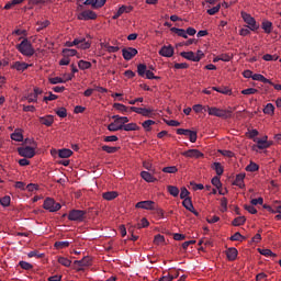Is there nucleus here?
<instances>
[{
  "mask_svg": "<svg viewBox=\"0 0 281 281\" xmlns=\"http://www.w3.org/2000/svg\"><path fill=\"white\" fill-rule=\"evenodd\" d=\"M43 257H44V255L41 254V252L37 251V250H33V251L27 252V258H37V259H41V258H43Z\"/></svg>",
  "mask_w": 281,
  "mask_h": 281,
  "instance_id": "864d4df0",
  "label": "nucleus"
},
{
  "mask_svg": "<svg viewBox=\"0 0 281 281\" xmlns=\"http://www.w3.org/2000/svg\"><path fill=\"white\" fill-rule=\"evenodd\" d=\"M140 177L144 181H146L147 183H154L156 181V179L154 178V176H151V173H149L148 171H142L140 172Z\"/></svg>",
  "mask_w": 281,
  "mask_h": 281,
  "instance_id": "412c9836",
  "label": "nucleus"
},
{
  "mask_svg": "<svg viewBox=\"0 0 281 281\" xmlns=\"http://www.w3.org/2000/svg\"><path fill=\"white\" fill-rule=\"evenodd\" d=\"M136 114L142 115V116H144V117H149V119H151V117L155 116V110H154V109H147V110H144V111L138 112V113H136Z\"/></svg>",
  "mask_w": 281,
  "mask_h": 281,
  "instance_id": "c85d7f7f",
  "label": "nucleus"
},
{
  "mask_svg": "<svg viewBox=\"0 0 281 281\" xmlns=\"http://www.w3.org/2000/svg\"><path fill=\"white\" fill-rule=\"evenodd\" d=\"M78 68L80 70L90 69L91 68V63L90 61H86V60H80V61H78Z\"/></svg>",
  "mask_w": 281,
  "mask_h": 281,
  "instance_id": "a19ab883",
  "label": "nucleus"
},
{
  "mask_svg": "<svg viewBox=\"0 0 281 281\" xmlns=\"http://www.w3.org/2000/svg\"><path fill=\"white\" fill-rule=\"evenodd\" d=\"M15 48L22 56L32 57L35 54L34 46H32V43L27 38H23L20 44H16Z\"/></svg>",
  "mask_w": 281,
  "mask_h": 281,
  "instance_id": "f257e3e1",
  "label": "nucleus"
},
{
  "mask_svg": "<svg viewBox=\"0 0 281 281\" xmlns=\"http://www.w3.org/2000/svg\"><path fill=\"white\" fill-rule=\"evenodd\" d=\"M77 19L81 21L97 20L98 14L91 10H83L82 13L77 15Z\"/></svg>",
  "mask_w": 281,
  "mask_h": 281,
  "instance_id": "0eeeda50",
  "label": "nucleus"
},
{
  "mask_svg": "<svg viewBox=\"0 0 281 281\" xmlns=\"http://www.w3.org/2000/svg\"><path fill=\"white\" fill-rule=\"evenodd\" d=\"M19 267L24 271H31L32 269H34V266H32V263L26 261H19Z\"/></svg>",
  "mask_w": 281,
  "mask_h": 281,
  "instance_id": "473e14b6",
  "label": "nucleus"
},
{
  "mask_svg": "<svg viewBox=\"0 0 281 281\" xmlns=\"http://www.w3.org/2000/svg\"><path fill=\"white\" fill-rule=\"evenodd\" d=\"M256 93H258V90H256L255 88H248V89L241 90L243 95H250Z\"/></svg>",
  "mask_w": 281,
  "mask_h": 281,
  "instance_id": "680f3d73",
  "label": "nucleus"
},
{
  "mask_svg": "<svg viewBox=\"0 0 281 281\" xmlns=\"http://www.w3.org/2000/svg\"><path fill=\"white\" fill-rule=\"evenodd\" d=\"M112 120H114V123H112V124L125 125L128 123L127 116L114 115V116H112Z\"/></svg>",
  "mask_w": 281,
  "mask_h": 281,
  "instance_id": "a211bd4d",
  "label": "nucleus"
},
{
  "mask_svg": "<svg viewBox=\"0 0 281 281\" xmlns=\"http://www.w3.org/2000/svg\"><path fill=\"white\" fill-rule=\"evenodd\" d=\"M58 262H59V265H61L64 267H70L71 266V260H69L65 257H59Z\"/></svg>",
  "mask_w": 281,
  "mask_h": 281,
  "instance_id": "6e6d98bb",
  "label": "nucleus"
},
{
  "mask_svg": "<svg viewBox=\"0 0 281 281\" xmlns=\"http://www.w3.org/2000/svg\"><path fill=\"white\" fill-rule=\"evenodd\" d=\"M206 112L211 116L222 117L224 120H228L232 117L231 110L217 109L216 106H207Z\"/></svg>",
  "mask_w": 281,
  "mask_h": 281,
  "instance_id": "f03ea898",
  "label": "nucleus"
},
{
  "mask_svg": "<svg viewBox=\"0 0 281 281\" xmlns=\"http://www.w3.org/2000/svg\"><path fill=\"white\" fill-rule=\"evenodd\" d=\"M29 67L30 65L24 61H14L13 65H11V69L16 71H25Z\"/></svg>",
  "mask_w": 281,
  "mask_h": 281,
  "instance_id": "4468645a",
  "label": "nucleus"
},
{
  "mask_svg": "<svg viewBox=\"0 0 281 281\" xmlns=\"http://www.w3.org/2000/svg\"><path fill=\"white\" fill-rule=\"evenodd\" d=\"M120 125L122 127V131H125V132H135L140 130V127H138L136 123L120 124Z\"/></svg>",
  "mask_w": 281,
  "mask_h": 281,
  "instance_id": "dca6fc26",
  "label": "nucleus"
},
{
  "mask_svg": "<svg viewBox=\"0 0 281 281\" xmlns=\"http://www.w3.org/2000/svg\"><path fill=\"white\" fill-rule=\"evenodd\" d=\"M116 198H117L116 191H109V192L103 193L104 201H113Z\"/></svg>",
  "mask_w": 281,
  "mask_h": 281,
  "instance_id": "a878e982",
  "label": "nucleus"
},
{
  "mask_svg": "<svg viewBox=\"0 0 281 281\" xmlns=\"http://www.w3.org/2000/svg\"><path fill=\"white\" fill-rule=\"evenodd\" d=\"M43 209L50 213H56L60 211L61 205L60 203H56L53 199L46 198L45 202L43 203Z\"/></svg>",
  "mask_w": 281,
  "mask_h": 281,
  "instance_id": "20e7f679",
  "label": "nucleus"
},
{
  "mask_svg": "<svg viewBox=\"0 0 281 281\" xmlns=\"http://www.w3.org/2000/svg\"><path fill=\"white\" fill-rule=\"evenodd\" d=\"M108 130L110 132H117V131H122V126L117 125L116 123H110L108 126Z\"/></svg>",
  "mask_w": 281,
  "mask_h": 281,
  "instance_id": "13d9d810",
  "label": "nucleus"
},
{
  "mask_svg": "<svg viewBox=\"0 0 281 281\" xmlns=\"http://www.w3.org/2000/svg\"><path fill=\"white\" fill-rule=\"evenodd\" d=\"M260 255L263 257H273V258L277 257V255L269 249H260Z\"/></svg>",
  "mask_w": 281,
  "mask_h": 281,
  "instance_id": "5fc2aeb1",
  "label": "nucleus"
},
{
  "mask_svg": "<svg viewBox=\"0 0 281 281\" xmlns=\"http://www.w3.org/2000/svg\"><path fill=\"white\" fill-rule=\"evenodd\" d=\"M72 151L70 149H59L58 156L59 158H69L71 157Z\"/></svg>",
  "mask_w": 281,
  "mask_h": 281,
  "instance_id": "4c0bfd02",
  "label": "nucleus"
},
{
  "mask_svg": "<svg viewBox=\"0 0 281 281\" xmlns=\"http://www.w3.org/2000/svg\"><path fill=\"white\" fill-rule=\"evenodd\" d=\"M211 184H213V187L221 189V187H223V183H221V178H218L217 176L213 177L211 179Z\"/></svg>",
  "mask_w": 281,
  "mask_h": 281,
  "instance_id": "c03bdc74",
  "label": "nucleus"
},
{
  "mask_svg": "<svg viewBox=\"0 0 281 281\" xmlns=\"http://www.w3.org/2000/svg\"><path fill=\"white\" fill-rule=\"evenodd\" d=\"M155 125V121H151V120H147V121H144V123H142V127H144V130H146V132H149L151 126Z\"/></svg>",
  "mask_w": 281,
  "mask_h": 281,
  "instance_id": "3c124183",
  "label": "nucleus"
},
{
  "mask_svg": "<svg viewBox=\"0 0 281 281\" xmlns=\"http://www.w3.org/2000/svg\"><path fill=\"white\" fill-rule=\"evenodd\" d=\"M165 243V236L162 235H155L154 244L159 246Z\"/></svg>",
  "mask_w": 281,
  "mask_h": 281,
  "instance_id": "bf43d9fd",
  "label": "nucleus"
},
{
  "mask_svg": "<svg viewBox=\"0 0 281 281\" xmlns=\"http://www.w3.org/2000/svg\"><path fill=\"white\" fill-rule=\"evenodd\" d=\"M262 59L266 61H277V60H279V56L266 54V55H263Z\"/></svg>",
  "mask_w": 281,
  "mask_h": 281,
  "instance_id": "4d7b16f0",
  "label": "nucleus"
},
{
  "mask_svg": "<svg viewBox=\"0 0 281 281\" xmlns=\"http://www.w3.org/2000/svg\"><path fill=\"white\" fill-rule=\"evenodd\" d=\"M182 205L187 211L194 210V206H192L191 198L183 199Z\"/></svg>",
  "mask_w": 281,
  "mask_h": 281,
  "instance_id": "f704fd0d",
  "label": "nucleus"
},
{
  "mask_svg": "<svg viewBox=\"0 0 281 281\" xmlns=\"http://www.w3.org/2000/svg\"><path fill=\"white\" fill-rule=\"evenodd\" d=\"M243 239H245V237H243L240 233H236L231 237L232 241H243Z\"/></svg>",
  "mask_w": 281,
  "mask_h": 281,
  "instance_id": "69168bd1",
  "label": "nucleus"
},
{
  "mask_svg": "<svg viewBox=\"0 0 281 281\" xmlns=\"http://www.w3.org/2000/svg\"><path fill=\"white\" fill-rule=\"evenodd\" d=\"M91 43L88 41L81 42L80 44L77 45L78 48L80 49H90Z\"/></svg>",
  "mask_w": 281,
  "mask_h": 281,
  "instance_id": "e2e57ef3",
  "label": "nucleus"
},
{
  "mask_svg": "<svg viewBox=\"0 0 281 281\" xmlns=\"http://www.w3.org/2000/svg\"><path fill=\"white\" fill-rule=\"evenodd\" d=\"M221 9V4H217L211 9H207V14L215 15L218 13V10Z\"/></svg>",
  "mask_w": 281,
  "mask_h": 281,
  "instance_id": "0e129e2a",
  "label": "nucleus"
},
{
  "mask_svg": "<svg viewBox=\"0 0 281 281\" xmlns=\"http://www.w3.org/2000/svg\"><path fill=\"white\" fill-rule=\"evenodd\" d=\"M211 168L217 173V176H223V172L225 171L221 162H213Z\"/></svg>",
  "mask_w": 281,
  "mask_h": 281,
  "instance_id": "c756f323",
  "label": "nucleus"
},
{
  "mask_svg": "<svg viewBox=\"0 0 281 281\" xmlns=\"http://www.w3.org/2000/svg\"><path fill=\"white\" fill-rule=\"evenodd\" d=\"M259 167L257 164L250 162L247 167H245V171L247 172H256L258 171Z\"/></svg>",
  "mask_w": 281,
  "mask_h": 281,
  "instance_id": "a18cd8bd",
  "label": "nucleus"
},
{
  "mask_svg": "<svg viewBox=\"0 0 281 281\" xmlns=\"http://www.w3.org/2000/svg\"><path fill=\"white\" fill-rule=\"evenodd\" d=\"M11 139H13V142H22L23 136L21 130H14V132L11 134Z\"/></svg>",
  "mask_w": 281,
  "mask_h": 281,
  "instance_id": "7c9ffc66",
  "label": "nucleus"
},
{
  "mask_svg": "<svg viewBox=\"0 0 281 281\" xmlns=\"http://www.w3.org/2000/svg\"><path fill=\"white\" fill-rule=\"evenodd\" d=\"M263 114L273 116L276 113V106L272 103L266 104V106L262 110Z\"/></svg>",
  "mask_w": 281,
  "mask_h": 281,
  "instance_id": "aec40b11",
  "label": "nucleus"
},
{
  "mask_svg": "<svg viewBox=\"0 0 281 281\" xmlns=\"http://www.w3.org/2000/svg\"><path fill=\"white\" fill-rule=\"evenodd\" d=\"M40 123L45 125L46 127H50L54 124V116L53 115L41 116Z\"/></svg>",
  "mask_w": 281,
  "mask_h": 281,
  "instance_id": "2eb2a0df",
  "label": "nucleus"
},
{
  "mask_svg": "<svg viewBox=\"0 0 281 281\" xmlns=\"http://www.w3.org/2000/svg\"><path fill=\"white\" fill-rule=\"evenodd\" d=\"M124 13H128V10H127L126 5L120 7V9H117V12L114 13V15L112 16V20L120 19V16H122Z\"/></svg>",
  "mask_w": 281,
  "mask_h": 281,
  "instance_id": "b1692460",
  "label": "nucleus"
},
{
  "mask_svg": "<svg viewBox=\"0 0 281 281\" xmlns=\"http://www.w3.org/2000/svg\"><path fill=\"white\" fill-rule=\"evenodd\" d=\"M244 179H245V173L237 175L236 180H234L233 186H236L239 189L245 188V183L243 182Z\"/></svg>",
  "mask_w": 281,
  "mask_h": 281,
  "instance_id": "f3484780",
  "label": "nucleus"
},
{
  "mask_svg": "<svg viewBox=\"0 0 281 281\" xmlns=\"http://www.w3.org/2000/svg\"><path fill=\"white\" fill-rule=\"evenodd\" d=\"M134 207L140 209V210L154 211L155 202L151 200L142 201V202L136 203V205H134Z\"/></svg>",
  "mask_w": 281,
  "mask_h": 281,
  "instance_id": "1a4fd4ad",
  "label": "nucleus"
},
{
  "mask_svg": "<svg viewBox=\"0 0 281 281\" xmlns=\"http://www.w3.org/2000/svg\"><path fill=\"white\" fill-rule=\"evenodd\" d=\"M54 247H56V249H66L69 247V241H56L54 243Z\"/></svg>",
  "mask_w": 281,
  "mask_h": 281,
  "instance_id": "49530a36",
  "label": "nucleus"
},
{
  "mask_svg": "<svg viewBox=\"0 0 281 281\" xmlns=\"http://www.w3.org/2000/svg\"><path fill=\"white\" fill-rule=\"evenodd\" d=\"M241 19L248 25V30L256 31L258 25L256 24L255 18L250 16L248 13L241 12Z\"/></svg>",
  "mask_w": 281,
  "mask_h": 281,
  "instance_id": "39448f33",
  "label": "nucleus"
},
{
  "mask_svg": "<svg viewBox=\"0 0 281 281\" xmlns=\"http://www.w3.org/2000/svg\"><path fill=\"white\" fill-rule=\"evenodd\" d=\"M245 221H246L245 216H239L234 218V221H232V225H234V227H239L245 224Z\"/></svg>",
  "mask_w": 281,
  "mask_h": 281,
  "instance_id": "72a5a7b5",
  "label": "nucleus"
},
{
  "mask_svg": "<svg viewBox=\"0 0 281 281\" xmlns=\"http://www.w3.org/2000/svg\"><path fill=\"white\" fill-rule=\"evenodd\" d=\"M188 195H189V191L187 190V188H181V192L179 193V199L181 200L189 199L187 198Z\"/></svg>",
  "mask_w": 281,
  "mask_h": 281,
  "instance_id": "774afa93",
  "label": "nucleus"
},
{
  "mask_svg": "<svg viewBox=\"0 0 281 281\" xmlns=\"http://www.w3.org/2000/svg\"><path fill=\"white\" fill-rule=\"evenodd\" d=\"M159 55L162 57L170 58L175 56V47H172V45L162 46L160 47Z\"/></svg>",
  "mask_w": 281,
  "mask_h": 281,
  "instance_id": "9d476101",
  "label": "nucleus"
},
{
  "mask_svg": "<svg viewBox=\"0 0 281 281\" xmlns=\"http://www.w3.org/2000/svg\"><path fill=\"white\" fill-rule=\"evenodd\" d=\"M86 218V211L82 210H70L69 214L67 215V220L70 222H78L82 223Z\"/></svg>",
  "mask_w": 281,
  "mask_h": 281,
  "instance_id": "7ed1b4c3",
  "label": "nucleus"
},
{
  "mask_svg": "<svg viewBox=\"0 0 281 281\" xmlns=\"http://www.w3.org/2000/svg\"><path fill=\"white\" fill-rule=\"evenodd\" d=\"M49 24L50 22L48 20L37 22V26H40L37 27V32L45 30Z\"/></svg>",
  "mask_w": 281,
  "mask_h": 281,
  "instance_id": "603ef678",
  "label": "nucleus"
},
{
  "mask_svg": "<svg viewBox=\"0 0 281 281\" xmlns=\"http://www.w3.org/2000/svg\"><path fill=\"white\" fill-rule=\"evenodd\" d=\"M48 82H50V85L56 86L59 83H66L67 80L66 79H61L60 77H53L50 79H48Z\"/></svg>",
  "mask_w": 281,
  "mask_h": 281,
  "instance_id": "ea45409f",
  "label": "nucleus"
},
{
  "mask_svg": "<svg viewBox=\"0 0 281 281\" xmlns=\"http://www.w3.org/2000/svg\"><path fill=\"white\" fill-rule=\"evenodd\" d=\"M138 54V50H136L133 47H126L122 49V56L125 60H132L136 55Z\"/></svg>",
  "mask_w": 281,
  "mask_h": 281,
  "instance_id": "6e6552de",
  "label": "nucleus"
},
{
  "mask_svg": "<svg viewBox=\"0 0 281 281\" xmlns=\"http://www.w3.org/2000/svg\"><path fill=\"white\" fill-rule=\"evenodd\" d=\"M102 47L110 54L117 53L120 50V47L117 46H111L109 43L102 44Z\"/></svg>",
  "mask_w": 281,
  "mask_h": 281,
  "instance_id": "cd10ccee",
  "label": "nucleus"
},
{
  "mask_svg": "<svg viewBox=\"0 0 281 281\" xmlns=\"http://www.w3.org/2000/svg\"><path fill=\"white\" fill-rule=\"evenodd\" d=\"M179 56L183 57L187 60H191L192 63H199L200 61V57L195 56L194 53L192 52H183L180 53Z\"/></svg>",
  "mask_w": 281,
  "mask_h": 281,
  "instance_id": "ddd939ff",
  "label": "nucleus"
},
{
  "mask_svg": "<svg viewBox=\"0 0 281 281\" xmlns=\"http://www.w3.org/2000/svg\"><path fill=\"white\" fill-rule=\"evenodd\" d=\"M75 265L78 267H90L91 266V258L90 257H83L82 259L75 261Z\"/></svg>",
  "mask_w": 281,
  "mask_h": 281,
  "instance_id": "4be33fe9",
  "label": "nucleus"
},
{
  "mask_svg": "<svg viewBox=\"0 0 281 281\" xmlns=\"http://www.w3.org/2000/svg\"><path fill=\"white\" fill-rule=\"evenodd\" d=\"M226 258H228L229 261H235L237 258V249L234 247L228 248V250H226Z\"/></svg>",
  "mask_w": 281,
  "mask_h": 281,
  "instance_id": "6ab92c4d",
  "label": "nucleus"
},
{
  "mask_svg": "<svg viewBox=\"0 0 281 281\" xmlns=\"http://www.w3.org/2000/svg\"><path fill=\"white\" fill-rule=\"evenodd\" d=\"M249 78L258 82L271 83V80L267 79L262 75L255 74L252 77Z\"/></svg>",
  "mask_w": 281,
  "mask_h": 281,
  "instance_id": "393cba45",
  "label": "nucleus"
},
{
  "mask_svg": "<svg viewBox=\"0 0 281 281\" xmlns=\"http://www.w3.org/2000/svg\"><path fill=\"white\" fill-rule=\"evenodd\" d=\"M61 53L64 54L65 57L77 56V50L76 49L64 48V50H61Z\"/></svg>",
  "mask_w": 281,
  "mask_h": 281,
  "instance_id": "37998d69",
  "label": "nucleus"
},
{
  "mask_svg": "<svg viewBox=\"0 0 281 281\" xmlns=\"http://www.w3.org/2000/svg\"><path fill=\"white\" fill-rule=\"evenodd\" d=\"M114 109L120 113H127L128 108L123 105L122 103H114Z\"/></svg>",
  "mask_w": 281,
  "mask_h": 281,
  "instance_id": "79ce46f5",
  "label": "nucleus"
},
{
  "mask_svg": "<svg viewBox=\"0 0 281 281\" xmlns=\"http://www.w3.org/2000/svg\"><path fill=\"white\" fill-rule=\"evenodd\" d=\"M167 190H168V193L173 198H178V195L180 194V189H178V187L168 186Z\"/></svg>",
  "mask_w": 281,
  "mask_h": 281,
  "instance_id": "2f4dec72",
  "label": "nucleus"
},
{
  "mask_svg": "<svg viewBox=\"0 0 281 281\" xmlns=\"http://www.w3.org/2000/svg\"><path fill=\"white\" fill-rule=\"evenodd\" d=\"M144 77H146L147 80H159V79H161V77L155 76L151 70H147V72L144 74Z\"/></svg>",
  "mask_w": 281,
  "mask_h": 281,
  "instance_id": "8fccbe9b",
  "label": "nucleus"
},
{
  "mask_svg": "<svg viewBox=\"0 0 281 281\" xmlns=\"http://www.w3.org/2000/svg\"><path fill=\"white\" fill-rule=\"evenodd\" d=\"M211 90L217 91V93H222V94H225V95L231 94V90H229L228 88H217V87H213V88H211Z\"/></svg>",
  "mask_w": 281,
  "mask_h": 281,
  "instance_id": "09e8293b",
  "label": "nucleus"
},
{
  "mask_svg": "<svg viewBox=\"0 0 281 281\" xmlns=\"http://www.w3.org/2000/svg\"><path fill=\"white\" fill-rule=\"evenodd\" d=\"M272 27H273V24L271 22L269 21L261 22V30H263L266 34H271Z\"/></svg>",
  "mask_w": 281,
  "mask_h": 281,
  "instance_id": "5701e85b",
  "label": "nucleus"
},
{
  "mask_svg": "<svg viewBox=\"0 0 281 281\" xmlns=\"http://www.w3.org/2000/svg\"><path fill=\"white\" fill-rule=\"evenodd\" d=\"M18 153L20 155V157H24V158H34L35 156V148L34 147H19Z\"/></svg>",
  "mask_w": 281,
  "mask_h": 281,
  "instance_id": "423d86ee",
  "label": "nucleus"
},
{
  "mask_svg": "<svg viewBox=\"0 0 281 281\" xmlns=\"http://www.w3.org/2000/svg\"><path fill=\"white\" fill-rule=\"evenodd\" d=\"M181 155L187 158H196V159L204 157V154H202L199 149H189L181 153Z\"/></svg>",
  "mask_w": 281,
  "mask_h": 281,
  "instance_id": "9b49d317",
  "label": "nucleus"
},
{
  "mask_svg": "<svg viewBox=\"0 0 281 281\" xmlns=\"http://www.w3.org/2000/svg\"><path fill=\"white\" fill-rule=\"evenodd\" d=\"M149 70L147 69V66L144 64H140L137 66V70L136 72H138V76H140V78H144V74L148 72Z\"/></svg>",
  "mask_w": 281,
  "mask_h": 281,
  "instance_id": "e433bc0d",
  "label": "nucleus"
},
{
  "mask_svg": "<svg viewBox=\"0 0 281 281\" xmlns=\"http://www.w3.org/2000/svg\"><path fill=\"white\" fill-rule=\"evenodd\" d=\"M162 172L168 175H175L176 172H178V168L176 166L165 167L162 168Z\"/></svg>",
  "mask_w": 281,
  "mask_h": 281,
  "instance_id": "de8ad7c7",
  "label": "nucleus"
},
{
  "mask_svg": "<svg viewBox=\"0 0 281 281\" xmlns=\"http://www.w3.org/2000/svg\"><path fill=\"white\" fill-rule=\"evenodd\" d=\"M0 205H2L3 209L11 205V198L9 195H4L3 198H0Z\"/></svg>",
  "mask_w": 281,
  "mask_h": 281,
  "instance_id": "58836bf2",
  "label": "nucleus"
},
{
  "mask_svg": "<svg viewBox=\"0 0 281 281\" xmlns=\"http://www.w3.org/2000/svg\"><path fill=\"white\" fill-rule=\"evenodd\" d=\"M101 149L106 153V154H116L117 150H120V147H111V146H106L104 145L103 147H101Z\"/></svg>",
  "mask_w": 281,
  "mask_h": 281,
  "instance_id": "c9c22d12",
  "label": "nucleus"
},
{
  "mask_svg": "<svg viewBox=\"0 0 281 281\" xmlns=\"http://www.w3.org/2000/svg\"><path fill=\"white\" fill-rule=\"evenodd\" d=\"M228 200L226 198L221 199V212L227 211Z\"/></svg>",
  "mask_w": 281,
  "mask_h": 281,
  "instance_id": "052dcab7",
  "label": "nucleus"
},
{
  "mask_svg": "<svg viewBox=\"0 0 281 281\" xmlns=\"http://www.w3.org/2000/svg\"><path fill=\"white\" fill-rule=\"evenodd\" d=\"M257 148L260 150L268 149L271 146V143L268 142V136H263L261 139L256 140Z\"/></svg>",
  "mask_w": 281,
  "mask_h": 281,
  "instance_id": "f8f14e48",
  "label": "nucleus"
},
{
  "mask_svg": "<svg viewBox=\"0 0 281 281\" xmlns=\"http://www.w3.org/2000/svg\"><path fill=\"white\" fill-rule=\"evenodd\" d=\"M170 32H172L173 34L182 37V38H187V33L184 29H178V27H172L170 29Z\"/></svg>",
  "mask_w": 281,
  "mask_h": 281,
  "instance_id": "bb28decb",
  "label": "nucleus"
},
{
  "mask_svg": "<svg viewBox=\"0 0 281 281\" xmlns=\"http://www.w3.org/2000/svg\"><path fill=\"white\" fill-rule=\"evenodd\" d=\"M56 115L64 119L67 116V110L66 108H59L58 111H56Z\"/></svg>",
  "mask_w": 281,
  "mask_h": 281,
  "instance_id": "338daca9",
  "label": "nucleus"
}]
</instances>
